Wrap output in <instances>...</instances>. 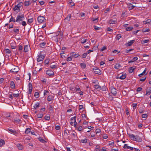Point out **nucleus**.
I'll use <instances>...</instances> for the list:
<instances>
[{
    "label": "nucleus",
    "instance_id": "nucleus-9",
    "mask_svg": "<svg viewBox=\"0 0 151 151\" xmlns=\"http://www.w3.org/2000/svg\"><path fill=\"white\" fill-rule=\"evenodd\" d=\"M70 55L71 56L74 58H76L78 57L79 56V55L78 53H76L75 52H71L70 53Z\"/></svg>",
    "mask_w": 151,
    "mask_h": 151
},
{
    "label": "nucleus",
    "instance_id": "nucleus-13",
    "mask_svg": "<svg viewBox=\"0 0 151 151\" xmlns=\"http://www.w3.org/2000/svg\"><path fill=\"white\" fill-rule=\"evenodd\" d=\"M94 72L95 74L100 75L101 74V71L99 68L96 69L95 70H94Z\"/></svg>",
    "mask_w": 151,
    "mask_h": 151
},
{
    "label": "nucleus",
    "instance_id": "nucleus-28",
    "mask_svg": "<svg viewBox=\"0 0 151 151\" xmlns=\"http://www.w3.org/2000/svg\"><path fill=\"white\" fill-rule=\"evenodd\" d=\"M30 131L31 129L29 128H28L26 129L25 133V134H28L30 132Z\"/></svg>",
    "mask_w": 151,
    "mask_h": 151
},
{
    "label": "nucleus",
    "instance_id": "nucleus-3",
    "mask_svg": "<svg viewBox=\"0 0 151 151\" xmlns=\"http://www.w3.org/2000/svg\"><path fill=\"white\" fill-rule=\"evenodd\" d=\"M45 55H42L40 53L38 56L37 58V61L38 62L42 61L45 58Z\"/></svg>",
    "mask_w": 151,
    "mask_h": 151
},
{
    "label": "nucleus",
    "instance_id": "nucleus-31",
    "mask_svg": "<svg viewBox=\"0 0 151 151\" xmlns=\"http://www.w3.org/2000/svg\"><path fill=\"white\" fill-rule=\"evenodd\" d=\"M133 29V27L132 26H129L126 28V31H131Z\"/></svg>",
    "mask_w": 151,
    "mask_h": 151
},
{
    "label": "nucleus",
    "instance_id": "nucleus-22",
    "mask_svg": "<svg viewBox=\"0 0 151 151\" xmlns=\"http://www.w3.org/2000/svg\"><path fill=\"white\" fill-rule=\"evenodd\" d=\"M80 65L83 69L85 68L86 67V64L84 63H80Z\"/></svg>",
    "mask_w": 151,
    "mask_h": 151
},
{
    "label": "nucleus",
    "instance_id": "nucleus-1",
    "mask_svg": "<svg viewBox=\"0 0 151 151\" xmlns=\"http://www.w3.org/2000/svg\"><path fill=\"white\" fill-rule=\"evenodd\" d=\"M128 134L129 135V137L132 140L137 141L138 142H141L142 141V138H140L138 135H136L135 136L133 134Z\"/></svg>",
    "mask_w": 151,
    "mask_h": 151
},
{
    "label": "nucleus",
    "instance_id": "nucleus-20",
    "mask_svg": "<svg viewBox=\"0 0 151 151\" xmlns=\"http://www.w3.org/2000/svg\"><path fill=\"white\" fill-rule=\"evenodd\" d=\"M11 87L12 89H14L15 88V86L14 82L12 81L10 83Z\"/></svg>",
    "mask_w": 151,
    "mask_h": 151
},
{
    "label": "nucleus",
    "instance_id": "nucleus-12",
    "mask_svg": "<svg viewBox=\"0 0 151 151\" xmlns=\"http://www.w3.org/2000/svg\"><path fill=\"white\" fill-rule=\"evenodd\" d=\"M16 145L17 147L19 150H22L23 149V147L22 145L18 143Z\"/></svg>",
    "mask_w": 151,
    "mask_h": 151
},
{
    "label": "nucleus",
    "instance_id": "nucleus-44",
    "mask_svg": "<svg viewBox=\"0 0 151 151\" xmlns=\"http://www.w3.org/2000/svg\"><path fill=\"white\" fill-rule=\"evenodd\" d=\"M49 61H50V59H49V58L48 59H46L45 60V63L46 64H48L49 62Z\"/></svg>",
    "mask_w": 151,
    "mask_h": 151
},
{
    "label": "nucleus",
    "instance_id": "nucleus-19",
    "mask_svg": "<svg viewBox=\"0 0 151 151\" xmlns=\"http://www.w3.org/2000/svg\"><path fill=\"white\" fill-rule=\"evenodd\" d=\"M21 121V119L19 118H15L14 119V123H19Z\"/></svg>",
    "mask_w": 151,
    "mask_h": 151
},
{
    "label": "nucleus",
    "instance_id": "nucleus-29",
    "mask_svg": "<svg viewBox=\"0 0 151 151\" xmlns=\"http://www.w3.org/2000/svg\"><path fill=\"white\" fill-rule=\"evenodd\" d=\"M40 103L38 102L35 104L34 106V109H36L37 108L39 107Z\"/></svg>",
    "mask_w": 151,
    "mask_h": 151
},
{
    "label": "nucleus",
    "instance_id": "nucleus-5",
    "mask_svg": "<svg viewBox=\"0 0 151 151\" xmlns=\"http://www.w3.org/2000/svg\"><path fill=\"white\" fill-rule=\"evenodd\" d=\"M38 22L40 23H42L45 22L46 19L43 16H39L37 18Z\"/></svg>",
    "mask_w": 151,
    "mask_h": 151
},
{
    "label": "nucleus",
    "instance_id": "nucleus-59",
    "mask_svg": "<svg viewBox=\"0 0 151 151\" xmlns=\"http://www.w3.org/2000/svg\"><path fill=\"white\" fill-rule=\"evenodd\" d=\"M101 132V129H97L96 130V133H99Z\"/></svg>",
    "mask_w": 151,
    "mask_h": 151
},
{
    "label": "nucleus",
    "instance_id": "nucleus-50",
    "mask_svg": "<svg viewBox=\"0 0 151 151\" xmlns=\"http://www.w3.org/2000/svg\"><path fill=\"white\" fill-rule=\"evenodd\" d=\"M34 96L36 98H38L39 96V93L38 92H35Z\"/></svg>",
    "mask_w": 151,
    "mask_h": 151
},
{
    "label": "nucleus",
    "instance_id": "nucleus-30",
    "mask_svg": "<svg viewBox=\"0 0 151 151\" xmlns=\"http://www.w3.org/2000/svg\"><path fill=\"white\" fill-rule=\"evenodd\" d=\"M16 20H15V19H14V18L13 17H12V16L11 18L10 19L9 22H16Z\"/></svg>",
    "mask_w": 151,
    "mask_h": 151
},
{
    "label": "nucleus",
    "instance_id": "nucleus-33",
    "mask_svg": "<svg viewBox=\"0 0 151 151\" xmlns=\"http://www.w3.org/2000/svg\"><path fill=\"white\" fill-rule=\"evenodd\" d=\"M62 52H63L62 53H60L61 56L63 58H66V57H65L66 54L64 53V51H63Z\"/></svg>",
    "mask_w": 151,
    "mask_h": 151
},
{
    "label": "nucleus",
    "instance_id": "nucleus-4",
    "mask_svg": "<svg viewBox=\"0 0 151 151\" xmlns=\"http://www.w3.org/2000/svg\"><path fill=\"white\" fill-rule=\"evenodd\" d=\"M19 68L18 66L13 65V67L10 71V72L15 73L19 71Z\"/></svg>",
    "mask_w": 151,
    "mask_h": 151
},
{
    "label": "nucleus",
    "instance_id": "nucleus-56",
    "mask_svg": "<svg viewBox=\"0 0 151 151\" xmlns=\"http://www.w3.org/2000/svg\"><path fill=\"white\" fill-rule=\"evenodd\" d=\"M150 31L149 29H143L142 30L143 32H148Z\"/></svg>",
    "mask_w": 151,
    "mask_h": 151
},
{
    "label": "nucleus",
    "instance_id": "nucleus-55",
    "mask_svg": "<svg viewBox=\"0 0 151 151\" xmlns=\"http://www.w3.org/2000/svg\"><path fill=\"white\" fill-rule=\"evenodd\" d=\"M72 59V57L71 56L70 57H68L67 59V61H69L71 60Z\"/></svg>",
    "mask_w": 151,
    "mask_h": 151
},
{
    "label": "nucleus",
    "instance_id": "nucleus-42",
    "mask_svg": "<svg viewBox=\"0 0 151 151\" xmlns=\"http://www.w3.org/2000/svg\"><path fill=\"white\" fill-rule=\"evenodd\" d=\"M139 113H142L144 112L143 109L142 108H140L139 109Z\"/></svg>",
    "mask_w": 151,
    "mask_h": 151
},
{
    "label": "nucleus",
    "instance_id": "nucleus-45",
    "mask_svg": "<svg viewBox=\"0 0 151 151\" xmlns=\"http://www.w3.org/2000/svg\"><path fill=\"white\" fill-rule=\"evenodd\" d=\"M9 130L11 132L13 133H16V131L14 129H9Z\"/></svg>",
    "mask_w": 151,
    "mask_h": 151
},
{
    "label": "nucleus",
    "instance_id": "nucleus-2",
    "mask_svg": "<svg viewBox=\"0 0 151 151\" xmlns=\"http://www.w3.org/2000/svg\"><path fill=\"white\" fill-rule=\"evenodd\" d=\"M24 19V16L23 14H22L21 15H18L16 18V22H19V24H21L20 21H22Z\"/></svg>",
    "mask_w": 151,
    "mask_h": 151
},
{
    "label": "nucleus",
    "instance_id": "nucleus-7",
    "mask_svg": "<svg viewBox=\"0 0 151 151\" xmlns=\"http://www.w3.org/2000/svg\"><path fill=\"white\" fill-rule=\"evenodd\" d=\"M46 74L50 76H52L54 75V72L50 70H47L46 72Z\"/></svg>",
    "mask_w": 151,
    "mask_h": 151
},
{
    "label": "nucleus",
    "instance_id": "nucleus-41",
    "mask_svg": "<svg viewBox=\"0 0 151 151\" xmlns=\"http://www.w3.org/2000/svg\"><path fill=\"white\" fill-rule=\"evenodd\" d=\"M116 20H113L112 19H110L109 20L110 24L115 23V22H116Z\"/></svg>",
    "mask_w": 151,
    "mask_h": 151
},
{
    "label": "nucleus",
    "instance_id": "nucleus-49",
    "mask_svg": "<svg viewBox=\"0 0 151 151\" xmlns=\"http://www.w3.org/2000/svg\"><path fill=\"white\" fill-rule=\"evenodd\" d=\"M20 23L23 26H25L27 25L26 22L24 21H23L22 22Z\"/></svg>",
    "mask_w": 151,
    "mask_h": 151
},
{
    "label": "nucleus",
    "instance_id": "nucleus-64",
    "mask_svg": "<svg viewBox=\"0 0 151 151\" xmlns=\"http://www.w3.org/2000/svg\"><path fill=\"white\" fill-rule=\"evenodd\" d=\"M100 147L99 145H97L96 147V151H99V148Z\"/></svg>",
    "mask_w": 151,
    "mask_h": 151
},
{
    "label": "nucleus",
    "instance_id": "nucleus-63",
    "mask_svg": "<svg viewBox=\"0 0 151 151\" xmlns=\"http://www.w3.org/2000/svg\"><path fill=\"white\" fill-rule=\"evenodd\" d=\"M19 94L18 93L13 94L14 96L16 98L18 97L19 96Z\"/></svg>",
    "mask_w": 151,
    "mask_h": 151
},
{
    "label": "nucleus",
    "instance_id": "nucleus-47",
    "mask_svg": "<svg viewBox=\"0 0 151 151\" xmlns=\"http://www.w3.org/2000/svg\"><path fill=\"white\" fill-rule=\"evenodd\" d=\"M50 67L52 69H53L55 68H57V66L56 65H52L50 66Z\"/></svg>",
    "mask_w": 151,
    "mask_h": 151
},
{
    "label": "nucleus",
    "instance_id": "nucleus-57",
    "mask_svg": "<svg viewBox=\"0 0 151 151\" xmlns=\"http://www.w3.org/2000/svg\"><path fill=\"white\" fill-rule=\"evenodd\" d=\"M87 53H84L82 55V57L83 58H85L87 56Z\"/></svg>",
    "mask_w": 151,
    "mask_h": 151
},
{
    "label": "nucleus",
    "instance_id": "nucleus-21",
    "mask_svg": "<svg viewBox=\"0 0 151 151\" xmlns=\"http://www.w3.org/2000/svg\"><path fill=\"white\" fill-rule=\"evenodd\" d=\"M13 9L14 11H16L17 12H18L20 10V8H19L18 6L16 5L15 7Z\"/></svg>",
    "mask_w": 151,
    "mask_h": 151
},
{
    "label": "nucleus",
    "instance_id": "nucleus-52",
    "mask_svg": "<svg viewBox=\"0 0 151 151\" xmlns=\"http://www.w3.org/2000/svg\"><path fill=\"white\" fill-rule=\"evenodd\" d=\"M129 146H128L127 144H125L123 146V148L124 149H129Z\"/></svg>",
    "mask_w": 151,
    "mask_h": 151
},
{
    "label": "nucleus",
    "instance_id": "nucleus-40",
    "mask_svg": "<svg viewBox=\"0 0 151 151\" xmlns=\"http://www.w3.org/2000/svg\"><path fill=\"white\" fill-rule=\"evenodd\" d=\"M122 36L121 34H118L116 37V39L118 40H119L121 38Z\"/></svg>",
    "mask_w": 151,
    "mask_h": 151
},
{
    "label": "nucleus",
    "instance_id": "nucleus-16",
    "mask_svg": "<svg viewBox=\"0 0 151 151\" xmlns=\"http://www.w3.org/2000/svg\"><path fill=\"white\" fill-rule=\"evenodd\" d=\"M121 67L122 66L121 65L119 64V63H117L116 64V65H114V68L115 69H118Z\"/></svg>",
    "mask_w": 151,
    "mask_h": 151
},
{
    "label": "nucleus",
    "instance_id": "nucleus-48",
    "mask_svg": "<svg viewBox=\"0 0 151 151\" xmlns=\"http://www.w3.org/2000/svg\"><path fill=\"white\" fill-rule=\"evenodd\" d=\"M33 21V19L32 18L29 19H28V22L29 23H31Z\"/></svg>",
    "mask_w": 151,
    "mask_h": 151
},
{
    "label": "nucleus",
    "instance_id": "nucleus-6",
    "mask_svg": "<svg viewBox=\"0 0 151 151\" xmlns=\"http://www.w3.org/2000/svg\"><path fill=\"white\" fill-rule=\"evenodd\" d=\"M111 92L114 96H116L117 94L116 89L113 87H111Z\"/></svg>",
    "mask_w": 151,
    "mask_h": 151
},
{
    "label": "nucleus",
    "instance_id": "nucleus-46",
    "mask_svg": "<svg viewBox=\"0 0 151 151\" xmlns=\"http://www.w3.org/2000/svg\"><path fill=\"white\" fill-rule=\"evenodd\" d=\"M131 5H130L129 6V9H132L135 6L132 5V4H131Z\"/></svg>",
    "mask_w": 151,
    "mask_h": 151
},
{
    "label": "nucleus",
    "instance_id": "nucleus-26",
    "mask_svg": "<svg viewBox=\"0 0 151 151\" xmlns=\"http://www.w3.org/2000/svg\"><path fill=\"white\" fill-rule=\"evenodd\" d=\"M5 142L3 139L0 140V147H1L5 144Z\"/></svg>",
    "mask_w": 151,
    "mask_h": 151
},
{
    "label": "nucleus",
    "instance_id": "nucleus-34",
    "mask_svg": "<svg viewBox=\"0 0 151 151\" xmlns=\"http://www.w3.org/2000/svg\"><path fill=\"white\" fill-rule=\"evenodd\" d=\"M52 96L51 95H49L47 97V99L48 101H50L52 100Z\"/></svg>",
    "mask_w": 151,
    "mask_h": 151
},
{
    "label": "nucleus",
    "instance_id": "nucleus-25",
    "mask_svg": "<svg viewBox=\"0 0 151 151\" xmlns=\"http://www.w3.org/2000/svg\"><path fill=\"white\" fill-rule=\"evenodd\" d=\"M46 43L45 42L40 43L39 44V45L41 47H43L45 45Z\"/></svg>",
    "mask_w": 151,
    "mask_h": 151
},
{
    "label": "nucleus",
    "instance_id": "nucleus-18",
    "mask_svg": "<svg viewBox=\"0 0 151 151\" xmlns=\"http://www.w3.org/2000/svg\"><path fill=\"white\" fill-rule=\"evenodd\" d=\"M30 1L29 0L27 1H25L24 3V5L26 6H28L30 5Z\"/></svg>",
    "mask_w": 151,
    "mask_h": 151
},
{
    "label": "nucleus",
    "instance_id": "nucleus-17",
    "mask_svg": "<svg viewBox=\"0 0 151 151\" xmlns=\"http://www.w3.org/2000/svg\"><path fill=\"white\" fill-rule=\"evenodd\" d=\"M151 93V88L150 87V89H147L146 91V93L145 95L148 96L150 95Z\"/></svg>",
    "mask_w": 151,
    "mask_h": 151
},
{
    "label": "nucleus",
    "instance_id": "nucleus-15",
    "mask_svg": "<svg viewBox=\"0 0 151 151\" xmlns=\"http://www.w3.org/2000/svg\"><path fill=\"white\" fill-rule=\"evenodd\" d=\"M94 87L95 89H97L98 91H100L101 89V87L99 85H95L94 86Z\"/></svg>",
    "mask_w": 151,
    "mask_h": 151
},
{
    "label": "nucleus",
    "instance_id": "nucleus-11",
    "mask_svg": "<svg viewBox=\"0 0 151 151\" xmlns=\"http://www.w3.org/2000/svg\"><path fill=\"white\" fill-rule=\"evenodd\" d=\"M135 42V40H130L126 44V45L127 46H130L132 45V44L134 42Z\"/></svg>",
    "mask_w": 151,
    "mask_h": 151
},
{
    "label": "nucleus",
    "instance_id": "nucleus-62",
    "mask_svg": "<svg viewBox=\"0 0 151 151\" xmlns=\"http://www.w3.org/2000/svg\"><path fill=\"white\" fill-rule=\"evenodd\" d=\"M74 126L75 127H76V126H77V122H76V119H74Z\"/></svg>",
    "mask_w": 151,
    "mask_h": 151
},
{
    "label": "nucleus",
    "instance_id": "nucleus-36",
    "mask_svg": "<svg viewBox=\"0 0 151 151\" xmlns=\"http://www.w3.org/2000/svg\"><path fill=\"white\" fill-rule=\"evenodd\" d=\"M149 41V40H142L141 42V43L142 44H144L147 43Z\"/></svg>",
    "mask_w": 151,
    "mask_h": 151
},
{
    "label": "nucleus",
    "instance_id": "nucleus-10",
    "mask_svg": "<svg viewBox=\"0 0 151 151\" xmlns=\"http://www.w3.org/2000/svg\"><path fill=\"white\" fill-rule=\"evenodd\" d=\"M126 74H122V75L119 76V75H118L116 78H120L121 79H124L126 78Z\"/></svg>",
    "mask_w": 151,
    "mask_h": 151
},
{
    "label": "nucleus",
    "instance_id": "nucleus-24",
    "mask_svg": "<svg viewBox=\"0 0 151 151\" xmlns=\"http://www.w3.org/2000/svg\"><path fill=\"white\" fill-rule=\"evenodd\" d=\"M38 139L42 143H45L46 142L45 140L42 139L41 137H39L38 138Z\"/></svg>",
    "mask_w": 151,
    "mask_h": 151
},
{
    "label": "nucleus",
    "instance_id": "nucleus-58",
    "mask_svg": "<svg viewBox=\"0 0 151 151\" xmlns=\"http://www.w3.org/2000/svg\"><path fill=\"white\" fill-rule=\"evenodd\" d=\"M101 89H102L103 91H106V88L105 86H104L101 88Z\"/></svg>",
    "mask_w": 151,
    "mask_h": 151
},
{
    "label": "nucleus",
    "instance_id": "nucleus-38",
    "mask_svg": "<svg viewBox=\"0 0 151 151\" xmlns=\"http://www.w3.org/2000/svg\"><path fill=\"white\" fill-rule=\"evenodd\" d=\"M43 116V114H38L37 116V118H41Z\"/></svg>",
    "mask_w": 151,
    "mask_h": 151
},
{
    "label": "nucleus",
    "instance_id": "nucleus-35",
    "mask_svg": "<svg viewBox=\"0 0 151 151\" xmlns=\"http://www.w3.org/2000/svg\"><path fill=\"white\" fill-rule=\"evenodd\" d=\"M19 29H13V32L15 33L18 34L19 33Z\"/></svg>",
    "mask_w": 151,
    "mask_h": 151
},
{
    "label": "nucleus",
    "instance_id": "nucleus-8",
    "mask_svg": "<svg viewBox=\"0 0 151 151\" xmlns=\"http://www.w3.org/2000/svg\"><path fill=\"white\" fill-rule=\"evenodd\" d=\"M29 94H31V93L32 89V84L31 83H29Z\"/></svg>",
    "mask_w": 151,
    "mask_h": 151
},
{
    "label": "nucleus",
    "instance_id": "nucleus-27",
    "mask_svg": "<svg viewBox=\"0 0 151 151\" xmlns=\"http://www.w3.org/2000/svg\"><path fill=\"white\" fill-rule=\"evenodd\" d=\"M146 71H147V68H145V70H144V71L142 73L139 74L138 75V76H139V77H141L143 75H144L145 74V73L146 72Z\"/></svg>",
    "mask_w": 151,
    "mask_h": 151
},
{
    "label": "nucleus",
    "instance_id": "nucleus-60",
    "mask_svg": "<svg viewBox=\"0 0 151 151\" xmlns=\"http://www.w3.org/2000/svg\"><path fill=\"white\" fill-rule=\"evenodd\" d=\"M50 116H45V117H44V119L46 120H49L50 119Z\"/></svg>",
    "mask_w": 151,
    "mask_h": 151
},
{
    "label": "nucleus",
    "instance_id": "nucleus-43",
    "mask_svg": "<svg viewBox=\"0 0 151 151\" xmlns=\"http://www.w3.org/2000/svg\"><path fill=\"white\" fill-rule=\"evenodd\" d=\"M91 20L93 22H98L99 20V18L98 17L96 18H92Z\"/></svg>",
    "mask_w": 151,
    "mask_h": 151
},
{
    "label": "nucleus",
    "instance_id": "nucleus-14",
    "mask_svg": "<svg viewBox=\"0 0 151 151\" xmlns=\"http://www.w3.org/2000/svg\"><path fill=\"white\" fill-rule=\"evenodd\" d=\"M29 46L28 45H26L24 46V52H27L28 51V49L29 48Z\"/></svg>",
    "mask_w": 151,
    "mask_h": 151
},
{
    "label": "nucleus",
    "instance_id": "nucleus-51",
    "mask_svg": "<svg viewBox=\"0 0 151 151\" xmlns=\"http://www.w3.org/2000/svg\"><path fill=\"white\" fill-rule=\"evenodd\" d=\"M5 51L6 53H10L11 52L10 50L9 49H5Z\"/></svg>",
    "mask_w": 151,
    "mask_h": 151
},
{
    "label": "nucleus",
    "instance_id": "nucleus-37",
    "mask_svg": "<svg viewBox=\"0 0 151 151\" xmlns=\"http://www.w3.org/2000/svg\"><path fill=\"white\" fill-rule=\"evenodd\" d=\"M68 133H69V131L68 130L66 129H65L64 131V134L66 136L68 135Z\"/></svg>",
    "mask_w": 151,
    "mask_h": 151
},
{
    "label": "nucleus",
    "instance_id": "nucleus-61",
    "mask_svg": "<svg viewBox=\"0 0 151 151\" xmlns=\"http://www.w3.org/2000/svg\"><path fill=\"white\" fill-rule=\"evenodd\" d=\"M94 29L96 30H99L100 29V28L99 27L96 26H94Z\"/></svg>",
    "mask_w": 151,
    "mask_h": 151
},
{
    "label": "nucleus",
    "instance_id": "nucleus-54",
    "mask_svg": "<svg viewBox=\"0 0 151 151\" xmlns=\"http://www.w3.org/2000/svg\"><path fill=\"white\" fill-rule=\"evenodd\" d=\"M23 47L22 45H19V50L20 51H21Z\"/></svg>",
    "mask_w": 151,
    "mask_h": 151
},
{
    "label": "nucleus",
    "instance_id": "nucleus-53",
    "mask_svg": "<svg viewBox=\"0 0 151 151\" xmlns=\"http://www.w3.org/2000/svg\"><path fill=\"white\" fill-rule=\"evenodd\" d=\"M147 117V115L146 114H143L142 115V118H146Z\"/></svg>",
    "mask_w": 151,
    "mask_h": 151
},
{
    "label": "nucleus",
    "instance_id": "nucleus-32",
    "mask_svg": "<svg viewBox=\"0 0 151 151\" xmlns=\"http://www.w3.org/2000/svg\"><path fill=\"white\" fill-rule=\"evenodd\" d=\"M87 39H84V38H82L81 40V42L83 44L85 43L87 41Z\"/></svg>",
    "mask_w": 151,
    "mask_h": 151
},
{
    "label": "nucleus",
    "instance_id": "nucleus-23",
    "mask_svg": "<svg viewBox=\"0 0 151 151\" xmlns=\"http://www.w3.org/2000/svg\"><path fill=\"white\" fill-rule=\"evenodd\" d=\"M135 68L133 67H132L129 68V73H132L134 70Z\"/></svg>",
    "mask_w": 151,
    "mask_h": 151
},
{
    "label": "nucleus",
    "instance_id": "nucleus-39",
    "mask_svg": "<svg viewBox=\"0 0 151 151\" xmlns=\"http://www.w3.org/2000/svg\"><path fill=\"white\" fill-rule=\"evenodd\" d=\"M81 142L82 143H86L87 142V139H82L81 140Z\"/></svg>",
    "mask_w": 151,
    "mask_h": 151
}]
</instances>
